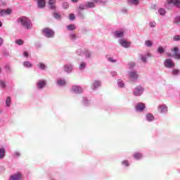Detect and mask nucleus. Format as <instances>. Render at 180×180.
<instances>
[{
	"label": "nucleus",
	"mask_w": 180,
	"mask_h": 180,
	"mask_svg": "<svg viewBox=\"0 0 180 180\" xmlns=\"http://www.w3.org/2000/svg\"><path fill=\"white\" fill-rule=\"evenodd\" d=\"M18 23H20L22 27H24L25 29L29 30L30 29H32V21H30V19H29L27 17H20L17 20Z\"/></svg>",
	"instance_id": "nucleus-1"
},
{
	"label": "nucleus",
	"mask_w": 180,
	"mask_h": 180,
	"mask_svg": "<svg viewBox=\"0 0 180 180\" xmlns=\"http://www.w3.org/2000/svg\"><path fill=\"white\" fill-rule=\"evenodd\" d=\"M42 32L44 33V36H46V37H54V31L50 28H44L42 30Z\"/></svg>",
	"instance_id": "nucleus-2"
},
{
	"label": "nucleus",
	"mask_w": 180,
	"mask_h": 180,
	"mask_svg": "<svg viewBox=\"0 0 180 180\" xmlns=\"http://www.w3.org/2000/svg\"><path fill=\"white\" fill-rule=\"evenodd\" d=\"M172 51H174V54L168 55L169 57H174L176 60H180L179 49L177 47H174L173 49H172Z\"/></svg>",
	"instance_id": "nucleus-3"
},
{
	"label": "nucleus",
	"mask_w": 180,
	"mask_h": 180,
	"mask_svg": "<svg viewBox=\"0 0 180 180\" xmlns=\"http://www.w3.org/2000/svg\"><path fill=\"white\" fill-rule=\"evenodd\" d=\"M143 92H144V89H143V87H141V86H138L134 91V95L135 96H141Z\"/></svg>",
	"instance_id": "nucleus-4"
},
{
	"label": "nucleus",
	"mask_w": 180,
	"mask_h": 180,
	"mask_svg": "<svg viewBox=\"0 0 180 180\" xmlns=\"http://www.w3.org/2000/svg\"><path fill=\"white\" fill-rule=\"evenodd\" d=\"M164 64L166 68H174L175 67V63L171 59H166Z\"/></svg>",
	"instance_id": "nucleus-5"
},
{
	"label": "nucleus",
	"mask_w": 180,
	"mask_h": 180,
	"mask_svg": "<svg viewBox=\"0 0 180 180\" xmlns=\"http://www.w3.org/2000/svg\"><path fill=\"white\" fill-rule=\"evenodd\" d=\"M120 44H121V46H122V47H124L125 49H129V47H130L131 44V42H129L125 39H120Z\"/></svg>",
	"instance_id": "nucleus-6"
},
{
	"label": "nucleus",
	"mask_w": 180,
	"mask_h": 180,
	"mask_svg": "<svg viewBox=\"0 0 180 180\" xmlns=\"http://www.w3.org/2000/svg\"><path fill=\"white\" fill-rule=\"evenodd\" d=\"M144 109H146V104L139 103L136 105V110L137 112H143V110H144Z\"/></svg>",
	"instance_id": "nucleus-7"
},
{
	"label": "nucleus",
	"mask_w": 180,
	"mask_h": 180,
	"mask_svg": "<svg viewBox=\"0 0 180 180\" xmlns=\"http://www.w3.org/2000/svg\"><path fill=\"white\" fill-rule=\"evenodd\" d=\"M71 91L75 94H82V89L79 86H73Z\"/></svg>",
	"instance_id": "nucleus-8"
},
{
	"label": "nucleus",
	"mask_w": 180,
	"mask_h": 180,
	"mask_svg": "<svg viewBox=\"0 0 180 180\" xmlns=\"http://www.w3.org/2000/svg\"><path fill=\"white\" fill-rule=\"evenodd\" d=\"M10 180H22V174L17 173L15 174L11 175Z\"/></svg>",
	"instance_id": "nucleus-9"
},
{
	"label": "nucleus",
	"mask_w": 180,
	"mask_h": 180,
	"mask_svg": "<svg viewBox=\"0 0 180 180\" xmlns=\"http://www.w3.org/2000/svg\"><path fill=\"white\" fill-rule=\"evenodd\" d=\"M11 13H12V11L9 8L7 10L0 9V15L1 16H5V15H11Z\"/></svg>",
	"instance_id": "nucleus-10"
},
{
	"label": "nucleus",
	"mask_w": 180,
	"mask_h": 180,
	"mask_svg": "<svg viewBox=\"0 0 180 180\" xmlns=\"http://www.w3.org/2000/svg\"><path fill=\"white\" fill-rule=\"evenodd\" d=\"M158 110L160 112V113H165V112H168V107L167 105H160L158 107Z\"/></svg>",
	"instance_id": "nucleus-11"
},
{
	"label": "nucleus",
	"mask_w": 180,
	"mask_h": 180,
	"mask_svg": "<svg viewBox=\"0 0 180 180\" xmlns=\"http://www.w3.org/2000/svg\"><path fill=\"white\" fill-rule=\"evenodd\" d=\"M37 5L38 8L42 9L43 8H44V6H46V0H38Z\"/></svg>",
	"instance_id": "nucleus-12"
},
{
	"label": "nucleus",
	"mask_w": 180,
	"mask_h": 180,
	"mask_svg": "<svg viewBox=\"0 0 180 180\" xmlns=\"http://www.w3.org/2000/svg\"><path fill=\"white\" fill-rule=\"evenodd\" d=\"M56 0H49L48 4L50 9H56Z\"/></svg>",
	"instance_id": "nucleus-13"
},
{
	"label": "nucleus",
	"mask_w": 180,
	"mask_h": 180,
	"mask_svg": "<svg viewBox=\"0 0 180 180\" xmlns=\"http://www.w3.org/2000/svg\"><path fill=\"white\" fill-rule=\"evenodd\" d=\"M129 75L131 79H137L139 78V75L136 72H130Z\"/></svg>",
	"instance_id": "nucleus-14"
},
{
	"label": "nucleus",
	"mask_w": 180,
	"mask_h": 180,
	"mask_svg": "<svg viewBox=\"0 0 180 180\" xmlns=\"http://www.w3.org/2000/svg\"><path fill=\"white\" fill-rule=\"evenodd\" d=\"M167 4H172L174 6H179V0H167Z\"/></svg>",
	"instance_id": "nucleus-15"
},
{
	"label": "nucleus",
	"mask_w": 180,
	"mask_h": 180,
	"mask_svg": "<svg viewBox=\"0 0 180 180\" xmlns=\"http://www.w3.org/2000/svg\"><path fill=\"white\" fill-rule=\"evenodd\" d=\"M45 86H46V81H44V80H40L37 83V86H38L39 89H41V88H44Z\"/></svg>",
	"instance_id": "nucleus-16"
},
{
	"label": "nucleus",
	"mask_w": 180,
	"mask_h": 180,
	"mask_svg": "<svg viewBox=\"0 0 180 180\" xmlns=\"http://www.w3.org/2000/svg\"><path fill=\"white\" fill-rule=\"evenodd\" d=\"M64 70L65 72H71L72 71V66L71 65H66L64 66Z\"/></svg>",
	"instance_id": "nucleus-17"
},
{
	"label": "nucleus",
	"mask_w": 180,
	"mask_h": 180,
	"mask_svg": "<svg viewBox=\"0 0 180 180\" xmlns=\"http://www.w3.org/2000/svg\"><path fill=\"white\" fill-rule=\"evenodd\" d=\"M23 66L26 67V68H32L33 67V65L29 61H25L23 63Z\"/></svg>",
	"instance_id": "nucleus-18"
},
{
	"label": "nucleus",
	"mask_w": 180,
	"mask_h": 180,
	"mask_svg": "<svg viewBox=\"0 0 180 180\" xmlns=\"http://www.w3.org/2000/svg\"><path fill=\"white\" fill-rule=\"evenodd\" d=\"M100 85H101V82H99L98 80H94L93 82V86H94V89H96V88H99Z\"/></svg>",
	"instance_id": "nucleus-19"
},
{
	"label": "nucleus",
	"mask_w": 180,
	"mask_h": 180,
	"mask_svg": "<svg viewBox=\"0 0 180 180\" xmlns=\"http://www.w3.org/2000/svg\"><path fill=\"white\" fill-rule=\"evenodd\" d=\"M143 158V155L140 153H136L134 155V158H135V160H141V158Z\"/></svg>",
	"instance_id": "nucleus-20"
},
{
	"label": "nucleus",
	"mask_w": 180,
	"mask_h": 180,
	"mask_svg": "<svg viewBox=\"0 0 180 180\" xmlns=\"http://www.w3.org/2000/svg\"><path fill=\"white\" fill-rule=\"evenodd\" d=\"M124 32L123 31H117L115 35L117 37H123Z\"/></svg>",
	"instance_id": "nucleus-21"
},
{
	"label": "nucleus",
	"mask_w": 180,
	"mask_h": 180,
	"mask_svg": "<svg viewBox=\"0 0 180 180\" xmlns=\"http://www.w3.org/2000/svg\"><path fill=\"white\" fill-rule=\"evenodd\" d=\"M146 118L148 122H153L154 120V115L151 114L146 115Z\"/></svg>",
	"instance_id": "nucleus-22"
},
{
	"label": "nucleus",
	"mask_w": 180,
	"mask_h": 180,
	"mask_svg": "<svg viewBox=\"0 0 180 180\" xmlns=\"http://www.w3.org/2000/svg\"><path fill=\"white\" fill-rule=\"evenodd\" d=\"M11 96H8L6 100V106H8V108H9L11 106Z\"/></svg>",
	"instance_id": "nucleus-23"
},
{
	"label": "nucleus",
	"mask_w": 180,
	"mask_h": 180,
	"mask_svg": "<svg viewBox=\"0 0 180 180\" xmlns=\"http://www.w3.org/2000/svg\"><path fill=\"white\" fill-rule=\"evenodd\" d=\"M5 157V149L1 148L0 149V160H2Z\"/></svg>",
	"instance_id": "nucleus-24"
},
{
	"label": "nucleus",
	"mask_w": 180,
	"mask_h": 180,
	"mask_svg": "<svg viewBox=\"0 0 180 180\" xmlns=\"http://www.w3.org/2000/svg\"><path fill=\"white\" fill-rule=\"evenodd\" d=\"M86 8H95V3L94 2H87L86 5Z\"/></svg>",
	"instance_id": "nucleus-25"
},
{
	"label": "nucleus",
	"mask_w": 180,
	"mask_h": 180,
	"mask_svg": "<svg viewBox=\"0 0 180 180\" xmlns=\"http://www.w3.org/2000/svg\"><path fill=\"white\" fill-rule=\"evenodd\" d=\"M68 30H75V29H77V27H75V25H69L67 27Z\"/></svg>",
	"instance_id": "nucleus-26"
},
{
	"label": "nucleus",
	"mask_w": 180,
	"mask_h": 180,
	"mask_svg": "<svg viewBox=\"0 0 180 180\" xmlns=\"http://www.w3.org/2000/svg\"><path fill=\"white\" fill-rule=\"evenodd\" d=\"M65 84H66L65 80L59 79L58 81V85H60V86L65 85Z\"/></svg>",
	"instance_id": "nucleus-27"
},
{
	"label": "nucleus",
	"mask_w": 180,
	"mask_h": 180,
	"mask_svg": "<svg viewBox=\"0 0 180 180\" xmlns=\"http://www.w3.org/2000/svg\"><path fill=\"white\" fill-rule=\"evenodd\" d=\"M145 44L148 47H151V46H153V41H151L150 40H147L145 41Z\"/></svg>",
	"instance_id": "nucleus-28"
},
{
	"label": "nucleus",
	"mask_w": 180,
	"mask_h": 180,
	"mask_svg": "<svg viewBox=\"0 0 180 180\" xmlns=\"http://www.w3.org/2000/svg\"><path fill=\"white\" fill-rule=\"evenodd\" d=\"M158 53H160V54H163V53H165V50H164V48H162V46H159L158 48Z\"/></svg>",
	"instance_id": "nucleus-29"
},
{
	"label": "nucleus",
	"mask_w": 180,
	"mask_h": 180,
	"mask_svg": "<svg viewBox=\"0 0 180 180\" xmlns=\"http://www.w3.org/2000/svg\"><path fill=\"white\" fill-rule=\"evenodd\" d=\"M15 43H16V44H18V46H22V45H23L24 41H23V40H22V39H17V40L15 41Z\"/></svg>",
	"instance_id": "nucleus-30"
},
{
	"label": "nucleus",
	"mask_w": 180,
	"mask_h": 180,
	"mask_svg": "<svg viewBox=\"0 0 180 180\" xmlns=\"http://www.w3.org/2000/svg\"><path fill=\"white\" fill-rule=\"evenodd\" d=\"M159 13L160 15H162V16H163L166 13L165 10L164 8H160Z\"/></svg>",
	"instance_id": "nucleus-31"
},
{
	"label": "nucleus",
	"mask_w": 180,
	"mask_h": 180,
	"mask_svg": "<svg viewBox=\"0 0 180 180\" xmlns=\"http://www.w3.org/2000/svg\"><path fill=\"white\" fill-rule=\"evenodd\" d=\"M39 68H40V70H45L46 68V65H44V63H39L38 65Z\"/></svg>",
	"instance_id": "nucleus-32"
},
{
	"label": "nucleus",
	"mask_w": 180,
	"mask_h": 180,
	"mask_svg": "<svg viewBox=\"0 0 180 180\" xmlns=\"http://www.w3.org/2000/svg\"><path fill=\"white\" fill-rule=\"evenodd\" d=\"M172 74H173V75H178V74H179V69H173Z\"/></svg>",
	"instance_id": "nucleus-33"
},
{
	"label": "nucleus",
	"mask_w": 180,
	"mask_h": 180,
	"mask_svg": "<svg viewBox=\"0 0 180 180\" xmlns=\"http://www.w3.org/2000/svg\"><path fill=\"white\" fill-rule=\"evenodd\" d=\"M118 85L120 86V88H123L124 86V83H123V81L119 79L118 80Z\"/></svg>",
	"instance_id": "nucleus-34"
},
{
	"label": "nucleus",
	"mask_w": 180,
	"mask_h": 180,
	"mask_svg": "<svg viewBox=\"0 0 180 180\" xmlns=\"http://www.w3.org/2000/svg\"><path fill=\"white\" fill-rule=\"evenodd\" d=\"M129 2L133 5H139V0H129Z\"/></svg>",
	"instance_id": "nucleus-35"
},
{
	"label": "nucleus",
	"mask_w": 180,
	"mask_h": 180,
	"mask_svg": "<svg viewBox=\"0 0 180 180\" xmlns=\"http://www.w3.org/2000/svg\"><path fill=\"white\" fill-rule=\"evenodd\" d=\"M0 86L1 88H5L6 86V84L3 80H0Z\"/></svg>",
	"instance_id": "nucleus-36"
},
{
	"label": "nucleus",
	"mask_w": 180,
	"mask_h": 180,
	"mask_svg": "<svg viewBox=\"0 0 180 180\" xmlns=\"http://www.w3.org/2000/svg\"><path fill=\"white\" fill-rule=\"evenodd\" d=\"M174 23H177V25H179L180 23V16L176 17L174 20Z\"/></svg>",
	"instance_id": "nucleus-37"
},
{
	"label": "nucleus",
	"mask_w": 180,
	"mask_h": 180,
	"mask_svg": "<svg viewBox=\"0 0 180 180\" xmlns=\"http://www.w3.org/2000/svg\"><path fill=\"white\" fill-rule=\"evenodd\" d=\"M69 6H70V5L68 4V3H67V2L63 3V7L65 9H68V7H69Z\"/></svg>",
	"instance_id": "nucleus-38"
},
{
	"label": "nucleus",
	"mask_w": 180,
	"mask_h": 180,
	"mask_svg": "<svg viewBox=\"0 0 180 180\" xmlns=\"http://www.w3.org/2000/svg\"><path fill=\"white\" fill-rule=\"evenodd\" d=\"M54 18H55V19H60L61 18V15H60V14H58V13H55Z\"/></svg>",
	"instance_id": "nucleus-39"
},
{
	"label": "nucleus",
	"mask_w": 180,
	"mask_h": 180,
	"mask_svg": "<svg viewBox=\"0 0 180 180\" xmlns=\"http://www.w3.org/2000/svg\"><path fill=\"white\" fill-rule=\"evenodd\" d=\"M156 25H157V23H155V22H150L149 23V25L150 27H155Z\"/></svg>",
	"instance_id": "nucleus-40"
},
{
	"label": "nucleus",
	"mask_w": 180,
	"mask_h": 180,
	"mask_svg": "<svg viewBox=\"0 0 180 180\" xmlns=\"http://www.w3.org/2000/svg\"><path fill=\"white\" fill-rule=\"evenodd\" d=\"M79 11H84L85 9V6L84 4H80L79 6Z\"/></svg>",
	"instance_id": "nucleus-41"
},
{
	"label": "nucleus",
	"mask_w": 180,
	"mask_h": 180,
	"mask_svg": "<svg viewBox=\"0 0 180 180\" xmlns=\"http://www.w3.org/2000/svg\"><path fill=\"white\" fill-rule=\"evenodd\" d=\"M174 40L175 41H178V40H180V36L179 35H175L174 37H173Z\"/></svg>",
	"instance_id": "nucleus-42"
},
{
	"label": "nucleus",
	"mask_w": 180,
	"mask_h": 180,
	"mask_svg": "<svg viewBox=\"0 0 180 180\" xmlns=\"http://www.w3.org/2000/svg\"><path fill=\"white\" fill-rule=\"evenodd\" d=\"M86 65L84 63H82L79 66L80 70H84V68H85Z\"/></svg>",
	"instance_id": "nucleus-43"
},
{
	"label": "nucleus",
	"mask_w": 180,
	"mask_h": 180,
	"mask_svg": "<svg viewBox=\"0 0 180 180\" xmlns=\"http://www.w3.org/2000/svg\"><path fill=\"white\" fill-rule=\"evenodd\" d=\"M122 165H125L126 167H129V161H127V160L122 161Z\"/></svg>",
	"instance_id": "nucleus-44"
},
{
	"label": "nucleus",
	"mask_w": 180,
	"mask_h": 180,
	"mask_svg": "<svg viewBox=\"0 0 180 180\" xmlns=\"http://www.w3.org/2000/svg\"><path fill=\"white\" fill-rule=\"evenodd\" d=\"M69 16H70V20H74V19H75V15L74 14H72V13H70L69 15Z\"/></svg>",
	"instance_id": "nucleus-45"
},
{
	"label": "nucleus",
	"mask_w": 180,
	"mask_h": 180,
	"mask_svg": "<svg viewBox=\"0 0 180 180\" xmlns=\"http://www.w3.org/2000/svg\"><path fill=\"white\" fill-rule=\"evenodd\" d=\"M75 37H77V35L75 34H70V39L72 40H74V39H75Z\"/></svg>",
	"instance_id": "nucleus-46"
},
{
	"label": "nucleus",
	"mask_w": 180,
	"mask_h": 180,
	"mask_svg": "<svg viewBox=\"0 0 180 180\" xmlns=\"http://www.w3.org/2000/svg\"><path fill=\"white\" fill-rule=\"evenodd\" d=\"M141 60L143 63H146L147 61V58H146V56H142Z\"/></svg>",
	"instance_id": "nucleus-47"
},
{
	"label": "nucleus",
	"mask_w": 180,
	"mask_h": 180,
	"mask_svg": "<svg viewBox=\"0 0 180 180\" xmlns=\"http://www.w3.org/2000/svg\"><path fill=\"white\" fill-rule=\"evenodd\" d=\"M108 61H110L111 63H116V60H113L112 58H108Z\"/></svg>",
	"instance_id": "nucleus-48"
},
{
	"label": "nucleus",
	"mask_w": 180,
	"mask_h": 180,
	"mask_svg": "<svg viewBox=\"0 0 180 180\" xmlns=\"http://www.w3.org/2000/svg\"><path fill=\"white\" fill-rule=\"evenodd\" d=\"M23 54L25 57H29V53L27 51H25Z\"/></svg>",
	"instance_id": "nucleus-49"
},
{
	"label": "nucleus",
	"mask_w": 180,
	"mask_h": 180,
	"mask_svg": "<svg viewBox=\"0 0 180 180\" xmlns=\"http://www.w3.org/2000/svg\"><path fill=\"white\" fill-rule=\"evenodd\" d=\"M94 4H99L101 2V0H93Z\"/></svg>",
	"instance_id": "nucleus-50"
},
{
	"label": "nucleus",
	"mask_w": 180,
	"mask_h": 180,
	"mask_svg": "<svg viewBox=\"0 0 180 180\" xmlns=\"http://www.w3.org/2000/svg\"><path fill=\"white\" fill-rule=\"evenodd\" d=\"M4 43V39L0 37V46H2V44Z\"/></svg>",
	"instance_id": "nucleus-51"
},
{
	"label": "nucleus",
	"mask_w": 180,
	"mask_h": 180,
	"mask_svg": "<svg viewBox=\"0 0 180 180\" xmlns=\"http://www.w3.org/2000/svg\"><path fill=\"white\" fill-rule=\"evenodd\" d=\"M6 69L8 70V71H11V66L6 65Z\"/></svg>",
	"instance_id": "nucleus-52"
},
{
	"label": "nucleus",
	"mask_w": 180,
	"mask_h": 180,
	"mask_svg": "<svg viewBox=\"0 0 180 180\" xmlns=\"http://www.w3.org/2000/svg\"><path fill=\"white\" fill-rule=\"evenodd\" d=\"M15 155L16 157H19V156L20 155V153L19 152H16V153H15Z\"/></svg>",
	"instance_id": "nucleus-53"
},
{
	"label": "nucleus",
	"mask_w": 180,
	"mask_h": 180,
	"mask_svg": "<svg viewBox=\"0 0 180 180\" xmlns=\"http://www.w3.org/2000/svg\"><path fill=\"white\" fill-rule=\"evenodd\" d=\"M72 2L77 3L78 2V0H72Z\"/></svg>",
	"instance_id": "nucleus-54"
},
{
	"label": "nucleus",
	"mask_w": 180,
	"mask_h": 180,
	"mask_svg": "<svg viewBox=\"0 0 180 180\" xmlns=\"http://www.w3.org/2000/svg\"><path fill=\"white\" fill-rule=\"evenodd\" d=\"M134 63H131V64H130V66H131V67H134Z\"/></svg>",
	"instance_id": "nucleus-55"
},
{
	"label": "nucleus",
	"mask_w": 180,
	"mask_h": 180,
	"mask_svg": "<svg viewBox=\"0 0 180 180\" xmlns=\"http://www.w3.org/2000/svg\"><path fill=\"white\" fill-rule=\"evenodd\" d=\"M2 27V22L0 21V27Z\"/></svg>",
	"instance_id": "nucleus-56"
},
{
	"label": "nucleus",
	"mask_w": 180,
	"mask_h": 180,
	"mask_svg": "<svg viewBox=\"0 0 180 180\" xmlns=\"http://www.w3.org/2000/svg\"><path fill=\"white\" fill-rule=\"evenodd\" d=\"M86 57L88 58L91 57V54L88 53V56H86Z\"/></svg>",
	"instance_id": "nucleus-57"
},
{
	"label": "nucleus",
	"mask_w": 180,
	"mask_h": 180,
	"mask_svg": "<svg viewBox=\"0 0 180 180\" xmlns=\"http://www.w3.org/2000/svg\"><path fill=\"white\" fill-rule=\"evenodd\" d=\"M179 2H180V0H179ZM177 8H180V3H179V6H177Z\"/></svg>",
	"instance_id": "nucleus-58"
},
{
	"label": "nucleus",
	"mask_w": 180,
	"mask_h": 180,
	"mask_svg": "<svg viewBox=\"0 0 180 180\" xmlns=\"http://www.w3.org/2000/svg\"><path fill=\"white\" fill-rule=\"evenodd\" d=\"M149 57H151V56H150V54L148 55Z\"/></svg>",
	"instance_id": "nucleus-59"
}]
</instances>
